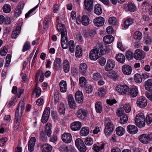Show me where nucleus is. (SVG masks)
<instances>
[{
    "instance_id": "obj_1",
    "label": "nucleus",
    "mask_w": 152,
    "mask_h": 152,
    "mask_svg": "<svg viewBox=\"0 0 152 152\" xmlns=\"http://www.w3.org/2000/svg\"><path fill=\"white\" fill-rule=\"evenodd\" d=\"M109 52L107 49L103 45L99 44L95 49L92 50L89 53V57L92 60H96L99 58L102 55L105 54L106 52Z\"/></svg>"
},
{
    "instance_id": "obj_2",
    "label": "nucleus",
    "mask_w": 152,
    "mask_h": 152,
    "mask_svg": "<svg viewBox=\"0 0 152 152\" xmlns=\"http://www.w3.org/2000/svg\"><path fill=\"white\" fill-rule=\"evenodd\" d=\"M25 108V104L24 102H20L18 106L17 107L15 111V122L14 126L19 125L21 120L22 115Z\"/></svg>"
},
{
    "instance_id": "obj_3",
    "label": "nucleus",
    "mask_w": 152,
    "mask_h": 152,
    "mask_svg": "<svg viewBox=\"0 0 152 152\" xmlns=\"http://www.w3.org/2000/svg\"><path fill=\"white\" fill-rule=\"evenodd\" d=\"M116 90L121 94H127L129 93V88L126 85H119L116 87Z\"/></svg>"
},
{
    "instance_id": "obj_4",
    "label": "nucleus",
    "mask_w": 152,
    "mask_h": 152,
    "mask_svg": "<svg viewBox=\"0 0 152 152\" xmlns=\"http://www.w3.org/2000/svg\"><path fill=\"white\" fill-rule=\"evenodd\" d=\"M76 116L79 119L84 120L87 117L86 111L82 108H78L76 113Z\"/></svg>"
},
{
    "instance_id": "obj_5",
    "label": "nucleus",
    "mask_w": 152,
    "mask_h": 152,
    "mask_svg": "<svg viewBox=\"0 0 152 152\" xmlns=\"http://www.w3.org/2000/svg\"><path fill=\"white\" fill-rule=\"evenodd\" d=\"M147 100L144 96H140L137 100L136 104L137 106L140 108L145 107L147 104Z\"/></svg>"
},
{
    "instance_id": "obj_6",
    "label": "nucleus",
    "mask_w": 152,
    "mask_h": 152,
    "mask_svg": "<svg viewBox=\"0 0 152 152\" xmlns=\"http://www.w3.org/2000/svg\"><path fill=\"white\" fill-rule=\"evenodd\" d=\"M114 129L113 124L111 122H108L105 125L104 132L106 136H109L113 132Z\"/></svg>"
},
{
    "instance_id": "obj_7",
    "label": "nucleus",
    "mask_w": 152,
    "mask_h": 152,
    "mask_svg": "<svg viewBox=\"0 0 152 152\" xmlns=\"http://www.w3.org/2000/svg\"><path fill=\"white\" fill-rule=\"evenodd\" d=\"M56 26L57 30L59 32H60L61 37L67 36L66 31L64 24L58 23Z\"/></svg>"
},
{
    "instance_id": "obj_8",
    "label": "nucleus",
    "mask_w": 152,
    "mask_h": 152,
    "mask_svg": "<svg viewBox=\"0 0 152 152\" xmlns=\"http://www.w3.org/2000/svg\"><path fill=\"white\" fill-rule=\"evenodd\" d=\"M50 113V109L49 107L46 108L42 115L41 121L42 123H46Z\"/></svg>"
},
{
    "instance_id": "obj_9",
    "label": "nucleus",
    "mask_w": 152,
    "mask_h": 152,
    "mask_svg": "<svg viewBox=\"0 0 152 152\" xmlns=\"http://www.w3.org/2000/svg\"><path fill=\"white\" fill-rule=\"evenodd\" d=\"M63 141L65 143H69L72 140V136L70 134L68 133H65L61 136Z\"/></svg>"
},
{
    "instance_id": "obj_10",
    "label": "nucleus",
    "mask_w": 152,
    "mask_h": 152,
    "mask_svg": "<svg viewBox=\"0 0 152 152\" xmlns=\"http://www.w3.org/2000/svg\"><path fill=\"white\" fill-rule=\"evenodd\" d=\"M115 65V61L112 59H109L107 61L106 64L105 69L107 71H109L113 69Z\"/></svg>"
},
{
    "instance_id": "obj_11",
    "label": "nucleus",
    "mask_w": 152,
    "mask_h": 152,
    "mask_svg": "<svg viewBox=\"0 0 152 152\" xmlns=\"http://www.w3.org/2000/svg\"><path fill=\"white\" fill-rule=\"evenodd\" d=\"M93 0H85L84 4L85 9L88 12H91L92 10Z\"/></svg>"
},
{
    "instance_id": "obj_12",
    "label": "nucleus",
    "mask_w": 152,
    "mask_h": 152,
    "mask_svg": "<svg viewBox=\"0 0 152 152\" xmlns=\"http://www.w3.org/2000/svg\"><path fill=\"white\" fill-rule=\"evenodd\" d=\"M144 56V53L142 50L137 49L135 51L134 57L135 59L139 60L143 58Z\"/></svg>"
},
{
    "instance_id": "obj_13",
    "label": "nucleus",
    "mask_w": 152,
    "mask_h": 152,
    "mask_svg": "<svg viewBox=\"0 0 152 152\" xmlns=\"http://www.w3.org/2000/svg\"><path fill=\"white\" fill-rule=\"evenodd\" d=\"M138 92L137 87L133 86L129 88V93L127 94L129 95L132 97H135L137 95Z\"/></svg>"
},
{
    "instance_id": "obj_14",
    "label": "nucleus",
    "mask_w": 152,
    "mask_h": 152,
    "mask_svg": "<svg viewBox=\"0 0 152 152\" xmlns=\"http://www.w3.org/2000/svg\"><path fill=\"white\" fill-rule=\"evenodd\" d=\"M93 22L96 26H101L104 24V19L102 17H99L95 18Z\"/></svg>"
},
{
    "instance_id": "obj_15",
    "label": "nucleus",
    "mask_w": 152,
    "mask_h": 152,
    "mask_svg": "<svg viewBox=\"0 0 152 152\" xmlns=\"http://www.w3.org/2000/svg\"><path fill=\"white\" fill-rule=\"evenodd\" d=\"M75 99L78 103L82 104L83 100V96L82 92L79 91H77L75 95Z\"/></svg>"
},
{
    "instance_id": "obj_16",
    "label": "nucleus",
    "mask_w": 152,
    "mask_h": 152,
    "mask_svg": "<svg viewBox=\"0 0 152 152\" xmlns=\"http://www.w3.org/2000/svg\"><path fill=\"white\" fill-rule=\"evenodd\" d=\"M21 30V27L20 24H18L15 29L12 31L11 37L13 39L16 38L20 34Z\"/></svg>"
},
{
    "instance_id": "obj_17",
    "label": "nucleus",
    "mask_w": 152,
    "mask_h": 152,
    "mask_svg": "<svg viewBox=\"0 0 152 152\" xmlns=\"http://www.w3.org/2000/svg\"><path fill=\"white\" fill-rule=\"evenodd\" d=\"M36 138L34 137H31L28 142V149L30 152H32L34 150V147L36 142Z\"/></svg>"
},
{
    "instance_id": "obj_18",
    "label": "nucleus",
    "mask_w": 152,
    "mask_h": 152,
    "mask_svg": "<svg viewBox=\"0 0 152 152\" xmlns=\"http://www.w3.org/2000/svg\"><path fill=\"white\" fill-rule=\"evenodd\" d=\"M81 126V123L79 121H75L70 125V127L73 131H75L80 129Z\"/></svg>"
},
{
    "instance_id": "obj_19",
    "label": "nucleus",
    "mask_w": 152,
    "mask_h": 152,
    "mask_svg": "<svg viewBox=\"0 0 152 152\" xmlns=\"http://www.w3.org/2000/svg\"><path fill=\"white\" fill-rule=\"evenodd\" d=\"M25 3L21 2L19 3L17 8H16L15 11V15L17 17L21 13V10L23 9Z\"/></svg>"
},
{
    "instance_id": "obj_20",
    "label": "nucleus",
    "mask_w": 152,
    "mask_h": 152,
    "mask_svg": "<svg viewBox=\"0 0 152 152\" xmlns=\"http://www.w3.org/2000/svg\"><path fill=\"white\" fill-rule=\"evenodd\" d=\"M122 69L124 74L128 75L131 73L132 69L130 66L125 65L122 66Z\"/></svg>"
},
{
    "instance_id": "obj_21",
    "label": "nucleus",
    "mask_w": 152,
    "mask_h": 152,
    "mask_svg": "<svg viewBox=\"0 0 152 152\" xmlns=\"http://www.w3.org/2000/svg\"><path fill=\"white\" fill-rule=\"evenodd\" d=\"M127 131L131 134L136 133L138 131L137 127L133 125H129L127 127Z\"/></svg>"
},
{
    "instance_id": "obj_22",
    "label": "nucleus",
    "mask_w": 152,
    "mask_h": 152,
    "mask_svg": "<svg viewBox=\"0 0 152 152\" xmlns=\"http://www.w3.org/2000/svg\"><path fill=\"white\" fill-rule=\"evenodd\" d=\"M41 149L42 152H50L52 147L49 144L45 143L42 145Z\"/></svg>"
},
{
    "instance_id": "obj_23",
    "label": "nucleus",
    "mask_w": 152,
    "mask_h": 152,
    "mask_svg": "<svg viewBox=\"0 0 152 152\" xmlns=\"http://www.w3.org/2000/svg\"><path fill=\"white\" fill-rule=\"evenodd\" d=\"M80 71L83 75H86L87 74V66L85 63H83L80 65Z\"/></svg>"
},
{
    "instance_id": "obj_24",
    "label": "nucleus",
    "mask_w": 152,
    "mask_h": 152,
    "mask_svg": "<svg viewBox=\"0 0 152 152\" xmlns=\"http://www.w3.org/2000/svg\"><path fill=\"white\" fill-rule=\"evenodd\" d=\"M59 84L60 91L63 93L65 92L67 89L66 82L63 80H61Z\"/></svg>"
},
{
    "instance_id": "obj_25",
    "label": "nucleus",
    "mask_w": 152,
    "mask_h": 152,
    "mask_svg": "<svg viewBox=\"0 0 152 152\" xmlns=\"http://www.w3.org/2000/svg\"><path fill=\"white\" fill-rule=\"evenodd\" d=\"M6 61L5 66V68L3 70L1 75L5 76L6 74L7 70L10 65V54H8L6 57Z\"/></svg>"
},
{
    "instance_id": "obj_26",
    "label": "nucleus",
    "mask_w": 152,
    "mask_h": 152,
    "mask_svg": "<svg viewBox=\"0 0 152 152\" xmlns=\"http://www.w3.org/2000/svg\"><path fill=\"white\" fill-rule=\"evenodd\" d=\"M139 140L142 143H147L149 141L148 134H142L139 136Z\"/></svg>"
},
{
    "instance_id": "obj_27",
    "label": "nucleus",
    "mask_w": 152,
    "mask_h": 152,
    "mask_svg": "<svg viewBox=\"0 0 152 152\" xmlns=\"http://www.w3.org/2000/svg\"><path fill=\"white\" fill-rule=\"evenodd\" d=\"M61 46L63 49H66L68 47V38L67 36L62 37L61 38Z\"/></svg>"
},
{
    "instance_id": "obj_28",
    "label": "nucleus",
    "mask_w": 152,
    "mask_h": 152,
    "mask_svg": "<svg viewBox=\"0 0 152 152\" xmlns=\"http://www.w3.org/2000/svg\"><path fill=\"white\" fill-rule=\"evenodd\" d=\"M54 69L56 70L58 69L61 66V60L59 58H56L54 61Z\"/></svg>"
},
{
    "instance_id": "obj_29",
    "label": "nucleus",
    "mask_w": 152,
    "mask_h": 152,
    "mask_svg": "<svg viewBox=\"0 0 152 152\" xmlns=\"http://www.w3.org/2000/svg\"><path fill=\"white\" fill-rule=\"evenodd\" d=\"M145 88L147 91H152V79H148L145 82Z\"/></svg>"
},
{
    "instance_id": "obj_30",
    "label": "nucleus",
    "mask_w": 152,
    "mask_h": 152,
    "mask_svg": "<svg viewBox=\"0 0 152 152\" xmlns=\"http://www.w3.org/2000/svg\"><path fill=\"white\" fill-rule=\"evenodd\" d=\"M114 40V37L111 35L106 36L103 39L104 41L107 44H110Z\"/></svg>"
},
{
    "instance_id": "obj_31",
    "label": "nucleus",
    "mask_w": 152,
    "mask_h": 152,
    "mask_svg": "<svg viewBox=\"0 0 152 152\" xmlns=\"http://www.w3.org/2000/svg\"><path fill=\"white\" fill-rule=\"evenodd\" d=\"M115 58L118 62L121 63H124L125 60V58L124 56L121 53H119L117 54Z\"/></svg>"
},
{
    "instance_id": "obj_32",
    "label": "nucleus",
    "mask_w": 152,
    "mask_h": 152,
    "mask_svg": "<svg viewBox=\"0 0 152 152\" xmlns=\"http://www.w3.org/2000/svg\"><path fill=\"white\" fill-rule=\"evenodd\" d=\"M94 12L96 14L99 15L102 12V10L100 5L99 4H96L94 7Z\"/></svg>"
},
{
    "instance_id": "obj_33",
    "label": "nucleus",
    "mask_w": 152,
    "mask_h": 152,
    "mask_svg": "<svg viewBox=\"0 0 152 152\" xmlns=\"http://www.w3.org/2000/svg\"><path fill=\"white\" fill-rule=\"evenodd\" d=\"M89 128L87 127L82 128L80 131V134L81 136H85L87 135L89 133Z\"/></svg>"
},
{
    "instance_id": "obj_34",
    "label": "nucleus",
    "mask_w": 152,
    "mask_h": 152,
    "mask_svg": "<svg viewBox=\"0 0 152 152\" xmlns=\"http://www.w3.org/2000/svg\"><path fill=\"white\" fill-rule=\"evenodd\" d=\"M135 121L145 122V117L144 114L143 113H140L137 115L135 118Z\"/></svg>"
},
{
    "instance_id": "obj_35",
    "label": "nucleus",
    "mask_w": 152,
    "mask_h": 152,
    "mask_svg": "<svg viewBox=\"0 0 152 152\" xmlns=\"http://www.w3.org/2000/svg\"><path fill=\"white\" fill-rule=\"evenodd\" d=\"M79 84L81 87L83 88L87 85L86 79L83 76L80 77L79 78Z\"/></svg>"
},
{
    "instance_id": "obj_36",
    "label": "nucleus",
    "mask_w": 152,
    "mask_h": 152,
    "mask_svg": "<svg viewBox=\"0 0 152 152\" xmlns=\"http://www.w3.org/2000/svg\"><path fill=\"white\" fill-rule=\"evenodd\" d=\"M82 50L81 48L79 46H77L76 48L75 51V56L77 57L80 58L82 56Z\"/></svg>"
},
{
    "instance_id": "obj_37",
    "label": "nucleus",
    "mask_w": 152,
    "mask_h": 152,
    "mask_svg": "<svg viewBox=\"0 0 152 152\" xmlns=\"http://www.w3.org/2000/svg\"><path fill=\"white\" fill-rule=\"evenodd\" d=\"M133 23V19L132 18H129L126 19L124 23V27L125 28H127L128 27Z\"/></svg>"
},
{
    "instance_id": "obj_38",
    "label": "nucleus",
    "mask_w": 152,
    "mask_h": 152,
    "mask_svg": "<svg viewBox=\"0 0 152 152\" xmlns=\"http://www.w3.org/2000/svg\"><path fill=\"white\" fill-rule=\"evenodd\" d=\"M89 18L85 15H84L82 18L81 22L84 26H87L89 24Z\"/></svg>"
},
{
    "instance_id": "obj_39",
    "label": "nucleus",
    "mask_w": 152,
    "mask_h": 152,
    "mask_svg": "<svg viewBox=\"0 0 152 152\" xmlns=\"http://www.w3.org/2000/svg\"><path fill=\"white\" fill-rule=\"evenodd\" d=\"M96 110L98 113H100L102 112V103L100 102H97L95 105Z\"/></svg>"
},
{
    "instance_id": "obj_40",
    "label": "nucleus",
    "mask_w": 152,
    "mask_h": 152,
    "mask_svg": "<svg viewBox=\"0 0 152 152\" xmlns=\"http://www.w3.org/2000/svg\"><path fill=\"white\" fill-rule=\"evenodd\" d=\"M116 132L117 134L119 136H121L123 135L124 133V130L121 126L117 127L116 129Z\"/></svg>"
},
{
    "instance_id": "obj_41",
    "label": "nucleus",
    "mask_w": 152,
    "mask_h": 152,
    "mask_svg": "<svg viewBox=\"0 0 152 152\" xmlns=\"http://www.w3.org/2000/svg\"><path fill=\"white\" fill-rule=\"evenodd\" d=\"M126 11L134 12L135 10V7L133 4H131L126 5L125 7Z\"/></svg>"
},
{
    "instance_id": "obj_42",
    "label": "nucleus",
    "mask_w": 152,
    "mask_h": 152,
    "mask_svg": "<svg viewBox=\"0 0 152 152\" xmlns=\"http://www.w3.org/2000/svg\"><path fill=\"white\" fill-rule=\"evenodd\" d=\"M31 45L30 42L26 41L24 44L22 50L23 52H24L26 50H29L31 48Z\"/></svg>"
},
{
    "instance_id": "obj_43",
    "label": "nucleus",
    "mask_w": 152,
    "mask_h": 152,
    "mask_svg": "<svg viewBox=\"0 0 152 152\" xmlns=\"http://www.w3.org/2000/svg\"><path fill=\"white\" fill-rule=\"evenodd\" d=\"M8 46H4L1 48L0 51V54L2 56H5L8 51Z\"/></svg>"
},
{
    "instance_id": "obj_44",
    "label": "nucleus",
    "mask_w": 152,
    "mask_h": 152,
    "mask_svg": "<svg viewBox=\"0 0 152 152\" xmlns=\"http://www.w3.org/2000/svg\"><path fill=\"white\" fill-rule=\"evenodd\" d=\"M59 92L57 90H54L53 98L54 101V103L55 104L57 103L59 101Z\"/></svg>"
},
{
    "instance_id": "obj_45",
    "label": "nucleus",
    "mask_w": 152,
    "mask_h": 152,
    "mask_svg": "<svg viewBox=\"0 0 152 152\" xmlns=\"http://www.w3.org/2000/svg\"><path fill=\"white\" fill-rule=\"evenodd\" d=\"M128 121V118L127 115L126 114H124L123 116L120 117L119 122L121 124H125Z\"/></svg>"
},
{
    "instance_id": "obj_46",
    "label": "nucleus",
    "mask_w": 152,
    "mask_h": 152,
    "mask_svg": "<svg viewBox=\"0 0 152 152\" xmlns=\"http://www.w3.org/2000/svg\"><path fill=\"white\" fill-rule=\"evenodd\" d=\"M68 45L69 51L71 53H74L75 47L74 41L71 40L69 41Z\"/></svg>"
},
{
    "instance_id": "obj_47",
    "label": "nucleus",
    "mask_w": 152,
    "mask_h": 152,
    "mask_svg": "<svg viewBox=\"0 0 152 152\" xmlns=\"http://www.w3.org/2000/svg\"><path fill=\"white\" fill-rule=\"evenodd\" d=\"M58 112L62 114H64L65 113V105L63 103H60L58 109Z\"/></svg>"
},
{
    "instance_id": "obj_48",
    "label": "nucleus",
    "mask_w": 152,
    "mask_h": 152,
    "mask_svg": "<svg viewBox=\"0 0 152 152\" xmlns=\"http://www.w3.org/2000/svg\"><path fill=\"white\" fill-rule=\"evenodd\" d=\"M134 37L135 39L140 40L142 37V33L138 31L135 32L134 35Z\"/></svg>"
},
{
    "instance_id": "obj_49",
    "label": "nucleus",
    "mask_w": 152,
    "mask_h": 152,
    "mask_svg": "<svg viewBox=\"0 0 152 152\" xmlns=\"http://www.w3.org/2000/svg\"><path fill=\"white\" fill-rule=\"evenodd\" d=\"M106 94V90L103 88H100L96 94H98V95L101 97L103 96Z\"/></svg>"
},
{
    "instance_id": "obj_50",
    "label": "nucleus",
    "mask_w": 152,
    "mask_h": 152,
    "mask_svg": "<svg viewBox=\"0 0 152 152\" xmlns=\"http://www.w3.org/2000/svg\"><path fill=\"white\" fill-rule=\"evenodd\" d=\"M104 147V145L102 144L100 146H98L94 144L93 145V149L96 152H99L101 150H102Z\"/></svg>"
},
{
    "instance_id": "obj_51",
    "label": "nucleus",
    "mask_w": 152,
    "mask_h": 152,
    "mask_svg": "<svg viewBox=\"0 0 152 152\" xmlns=\"http://www.w3.org/2000/svg\"><path fill=\"white\" fill-rule=\"evenodd\" d=\"M46 134L43 131H41L40 132V138L44 142H46L47 140Z\"/></svg>"
},
{
    "instance_id": "obj_52",
    "label": "nucleus",
    "mask_w": 152,
    "mask_h": 152,
    "mask_svg": "<svg viewBox=\"0 0 152 152\" xmlns=\"http://www.w3.org/2000/svg\"><path fill=\"white\" fill-rule=\"evenodd\" d=\"M69 62L67 61L64 62L63 65L64 70L65 73H68L69 71Z\"/></svg>"
},
{
    "instance_id": "obj_53",
    "label": "nucleus",
    "mask_w": 152,
    "mask_h": 152,
    "mask_svg": "<svg viewBox=\"0 0 152 152\" xmlns=\"http://www.w3.org/2000/svg\"><path fill=\"white\" fill-rule=\"evenodd\" d=\"M85 143L86 145H91L93 143L92 138L90 137H87L85 140Z\"/></svg>"
},
{
    "instance_id": "obj_54",
    "label": "nucleus",
    "mask_w": 152,
    "mask_h": 152,
    "mask_svg": "<svg viewBox=\"0 0 152 152\" xmlns=\"http://www.w3.org/2000/svg\"><path fill=\"white\" fill-rule=\"evenodd\" d=\"M134 80L137 83H141L142 82V77L139 74H136L134 75Z\"/></svg>"
},
{
    "instance_id": "obj_55",
    "label": "nucleus",
    "mask_w": 152,
    "mask_h": 152,
    "mask_svg": "<svg viewBox=\"0 0 152 152\" xmlns=\"http://www.w3.org/2000/svg\"><path fill=\"white\" fill-rule=\"evenodd\" d=\"M75 144L77 148H79L80 146H82L84 145L83 141L80 138H78L76 140Z\"/></svg>"
},
{
    "instance_id": "obj_56",
    "label": "nucleus",
    "mask_w": 152,
    "mask_h": 152,
    "mask_svg": "<svg viewBox=\"0 0 152 152\" xmlns=\"http://www.w3.org/2000/svg\"><path fill=\"white\" fill-rule=\"evenodd\" d=\"M102 77L100 73L96 72L94 73L93 75V79L95 80H97L101 79Z\"/></svg>"
},
{
    "instance_id": "obj_57",
    "label": "nucleus",
    "mask_w": 152,
    "mask_h": 152,
    "mask_svg": "<svg viewBox=\"0 0 152 152\" xmlns=\"http://www.w3.org/2000/svg\"><path fill=\"white\" fill-rule=\"evenodd\" d=\"M83 88L85 89L86 93L87 94H91L93 91V88L91 85H90L88 86L86 85Z\"/></svg>"
},
{
    "instance_id": "obj_58",
    "label": "nucleus",
    "mask_w": 152,
    "mask_h": 152,
    "mask_svg": "<svg viewBox=\"0 0 152 152\" xmlns=\"http://www.w3.org/2000/svg\"><path fill=\"white\" fill-rule=\"evenodd\" d=\"M135 124L140 128L144 127L145 125V122L144 121H135Z\"/></svg>"
},
{
    "instance_id": "obj_59",
    "label": "nucleus",
    "mask_w": 152,
    "mask_h": 152,
    "mask_svg": "<svg viewBox=\"0 0 152 152\" xmlns=\"http://www.w3.org/2000/svg\"><path fill=\"white\" fill-rule=\"evenodd\" d=\"M109 22L110 24L114 25L116 24L117 20L115 17H112L109 18Z\"/></svg>"
},
{
    "instance_id": "obj_60",
    "label": "nucleus",
    "mask_w": 152,
    "mask_h": 152,
    "mask_svg": "<svg viewBox=\"0 0 152 152\" xmlns=\"http://www.w3.org/2000/svg\"><path fill=\"white\" fill-rule=\"evenodd\" d=\"M145 121L148 124H149L151 123L152 122V114H150L147 116Z\"/></svg>"
},
{
    "instance_id": "obj_61",
    "label": "nucleus",
    "mask_w": 152,
    "mask_h": 152,
    "mask_svg": "<svg viewBox=\"0 0 152 152\" xmlns=\"http://www.w3.org/2000/svg\"><path fill=\"white\" fill-rule=\"evenodd\" d=\"M59 149L61 152H67L68 147L65 145H62L60 146Z\"/></svg>"
},
{
    "instance_id": "obj_62",
    "label": "nucleus",
    "mask_w": 152,
    "mask_h": 152,
    "mask_svg": "<svg viewBox=\"0 0 152 152\" xmlns=\"http://www.w3.org/2000/svg\"><path fill=\"white\" fill-rule=\"evenodd\" d=\"M38 7V5H36L32 9L30 10L25 15V18H27L30 15L33 13V12Z\"/></svg>"
},
{
    "instance_id": "obj_63",
    "label": "nucleus",
    "mask_w": 152,
    "mask_h": 152,
    "mask_svg": "<svg viewBox=\"0 0 152 152\" xmlns=\"http://www.w3.org/2000/svg\"><path fill=\"white\" fill-rule=\"evenodd\" d=\"M124 107V110L126 113H129L130 111L131 107L129 104L126 103L125 104Z\"/></svg>"
},
{
    "instance_id": "obj_64",
    "label": "nucleus",
    "mask_w": 152,
    "mask_h": 152,
    "mask_svg": "<svg viewBox=\"0 0 152 152\" xmlns=\"http://www.w3.org/2000/svg\"><path fill=\"white\" fill-rule=\"evenodd\" d=\"M3 10L4 12L6 13L10 12V5L8 4H5L3 7Z\"/></svg>"
}]
</instances>
